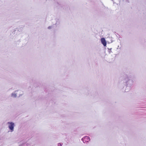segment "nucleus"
<instances>
[{
	"mask_svg": "<svg viewBox=\"0 0 146 146\" xmlns=\"http://www.w3.org/2000/svg\"><path fill=\"white\" fill-rule=\"evenodd\" d=\"M101 42L104 46H106L107 44V42L104 38H102L101 39Z\"/></svg>",
	"mask_w": 146,
	"mask_h": 146,
	"instance_id": "4",
	"label": "nucleus"
},
{
	"mask_svg": "<svg viewBox=\"0 0 146 146\" xmlns=\"http://www.w3.org/2000/svg\"><path fill=\"white\" fill-rule=\"evenodd\" d=\"M84 143L88 142L90 141V137L89 136H86L81 139Z\"/></svg>",
	"mask_w": 146,
	"mask_h": 146,
	"instance_id": "3",
	"label": "nucleus"
},
{
	"mask_svg": "<svg viewBox=\"0 0 146 146\" xmlns=\"http://www.w3.org/2000/svg\"><path fill=\"white\" fill-rule=\"evenodd\" d=\"M132 88L131 87H129L126 85L125 90V92H127L129 91Z\"/></svg>",
	"mask_w": 146,
	"mask_h": 146,
	"instance_id": "5",
	"label": "nucleus"
},
{
	"mask_svg": "<svg viewBox=\"0 0 146 146\" xmlns=\"http://www.w3.org/2000/svg\"><path fill=\"white\" fill-rule=\"evenodd\" d=\"M17 31H19V30H18Z\"/></svg>",
	"mask_w": 146,
	"mask_h": 146,
	"instance_id": "17",
	"label": "nucleus"
},
{
	"mask_svg": "<svg viewBox=\"0 0 146 146\" xmlns=\"http://www.w3.org/2000/svg\"><path fill=\"white\" fill-rule=\"evenodd\" d=\"M122 81L127 86L132 88L133 82L131 77L128 76L127 75L124 74L123 78Z\"/></svg>",
	"mask_w": 146,
	"mask_h": 146,
	"instance_id": "1",
	"label": "nucleus"
},
{
	"mask_svg": "<svg viewBox=\"0 0 146 146\" xmlns=\"http://www.w3.org/2000/svg\"><path fill=\"white\" fill-rule=\"evenodd\" d=\"M26 145H27L28 146V145H29V144H28V143H27V144H26Z\"/></svg>",
	"mask_w": 146,
	"mask_h": 146,
	"instance_id": "15",
	"label": "nucleus"
},
{
	"mask_svg": "<svg viewBox=\"0 0 146 146\" xmlns=\"http://www.w3.org/2000/svg\"><path fill=\"white\" fill-rule=\"evenodd\" d=\"M119 36V38H121V36H120V35H119V36Z\"/></svg>",
	"mask_w": 146,
	"mask_h": 146,
	"instance_id": "14",
	"label": "nucleus"
},
{
	"mask_svg": "<svg viewBox=\"0 0 146 146\" xmlns=\"http://www.w3.org/2000/svg\"><path fill=\"white\" fill-rule=\"evenodd\" d=\"M108 52L110 53V52H111V48H110V49H109V48H108Z\"/></svg>",
	"mask_w": 146,
	"mask_h": 146,
	"instance_id": "11",
	"label": "nucleus"
},
{
	"mask_svg": "<svg viewBox=\"0 0 146 146\" xmlns=\"http://www.w3.org/2000/svg\"><path fill=\"white\" fill-rule=\"evenodd\" d=\"M60 21L59 19H57L56 20V23H55V25H59L60 24Z\"/></svg>",
	"mask_w": 146,
	"mask_h": 146,
	"instance_id": "7",
	"label": "nucleus"
},
{
	"mask_svg": "<svg viewBox=\"0 0 146 146\" xmlns=\"http://www.w3.org/2000/svg\"><path fill=\"white\" fill-rule=\"evenodd\" d=\"M11 96L12 97L14 98H16L17 96V94L15 93H13L11 94Z\"/></svg>",
	"mask_w": 146,
	"mask_h": 146,
	"instance_id": "6",
	"label": "nucleus"
},
{
	"mask_svg": "<svg viewBox=\"0 0 146 146\" xmlns=\"http://www.w3.org/2000/svg\"><path fill=\"white\" fill-rule=\"evenodd\" d=\"M17 30L16 29H13V30L12 33L13 34H15V31H16Z\"/></svg>",
	"mask_w": 146,
	"mask_h": 146,
	"instance_id": "8",
	"label": "nucleus"
},
{
	"mask_svg": "<svg viewBox=\"0 0 146 146\" xmlns=\"http://www.w3.org/2000/svg\"><path fill=\"white\" fill-rule=\"evenodd\" d=\"M114 33H116V32H114Z\"/></svg>",
	"mask_w": 146,
	"mask_h": 146,
	"instance_id": "18",
	"label": "nucleus"
},
{
	"mask_svg": "<svg viewBox=\"0 0 146 146\" xmlns=\"http://www.w3.org/2000/svg\"><path fill=\"white\" fill-rule=\"evenodd\" d=\"M58 4H59L58 3V2H57V3H56V4L55 5L57 6L58 5Z\"/></svg>",
	"mask_w": 146,
	"mask_h": 146,
	"instance_id": "12",
	"label": "nucleus"
},
{
	"mask_svg": "<svg viewBox=\"0 0 146 146\" xmlns=\"http://www.w3.org/2000/svg\"><path fill=\"white\" fill-rule=\"evenodd\" d=\"M52 28V26H50L48 27V29H51Z\"/></svg>",
	"mask_w": 146,
	"mask_h": 146,
	"instance_id": "10",
	"label": "nucleus"
},
{
	"mask_svg": "<svg viewBox=\"0 0 146 146\" xmlns=\"http://www.w3.org/2000/svg\"><path fill=\"white\" fill-rule=\"evenodd\" d=\"M117 35H119V34H117Z\"/></svg>",
	"mask_w": 146,
	"mask_h": 146,
	"instance_id": "16",
	"label": "nucleus"
},
{
	"mask_svg": "<svg viewBox=\"0 0 146 146\" xmlns=\"http://www.w3.org/2000/svg\"><path fill=\"white\" fill-rule=\"evenodd\" d=\"M126 0V2H127L128 3H129V0Z\"/></svg>",
	"mask_w": 146,
	"mask_h": 146,
	"instance_id": "13",
	"label": "nucleus"
},
{
	"mask_svg": "<svg viewBox=\"0 0 146 146\" xmlns=\"http://www.w3.org/2000/svg\"><path fill=\"white\" fill-rule=\"evenodd\" d=\"M7 123L9 124L8 126L9 129L12 132L14 131V127L15 126L14 123L13 122H8Z\"/></svg>",
	"mask_w": 146,
	"mask_h": 146,
	"instance_id": "2",
	"label": "nucleus"
},
{
	"mask_svg": "<svg viewBox=\"0 0 146 146\" xmlns=\"http://www.w3.org/2000/svg\"><path fill=\"white\" fill-rule=\"evenodd\" d=\"M62 143H59L58 144V146H62Z\"/></svg>",
	"mask_w": 146,
	"mask_h": 146,
	"instance_id": "9",
	"label": "nucleus"
}]
</instances>
